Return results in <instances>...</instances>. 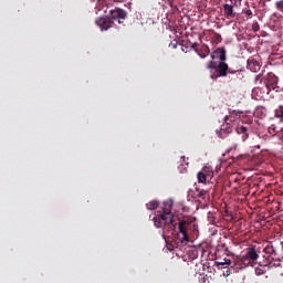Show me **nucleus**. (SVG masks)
Here are the masks:
<instances>
[{
    "instance_id": "nucleus-5",
    "label": "nucleus",
    "mask_w": 283,
    "mask_h": 283,
    "mask_svg": "<svg viewBox=\"0 0 283 283\" xmlns=\"http://www.w3.org/2000/svg\"><path fill=\"white\" fill-rule=\"evenodd\" d=\"M127 18V12L124 11L123 9H112L111 10V17L109 18H104V19H109L111 21H118L120 23V20H125Z\"/></svg>"
},
{
    "instance_id": "nucleus-22",
    "label": "nucleus",
    "mask_w": 283,
    "mask_h": 283,
    "mask_svg": "<svg viewBox=\"0 0 283 283\" xmlns=\"http://www.w3.org/2000/svg\"><path fill=\"white\" fill-rule=\"evenodd\" d=\"M228 74H235L237 78H239V80L243 78V74L241 73V71H233V70H231V72H228Z\"/></svg>"
},
{
    "instance_id": "nucleus-16",
    "label": "nucleus",
    "mask_w": 283,
    "mask_h": 283,
    "mask_svg": "<svg viewBox=\"0 0 283 283\" xmlns=\"http://www.w3.org/2000/svg\"><path fill=\"white\" fill-rule=\"evenodd\" d=\"M212 178H214V176L197 174V182H199V184H206L207 179H212Z\"/></svg>"
},
{
    "instance_id": "nucleus-20",
    "label": "nucleus",
    "mask_w": 283,
    "mask_h": 283,
    "mask_svg": "<svg viewBox=\"0 0 283 283\" xmlns=\"http://www.w3.org/2000/svg\"><path fill=\"white\" fill-rule=\"evenodd\" d=\"M274 115L276 118H283V105L279 106V108L274 111Z\"/></svg>"
},
{
    "instance_id": "nucleus-25",
    "label": "nucleus",
    "mask_w": 283,
    "mask_h": 283,
    "mask_svg": "<svg viewBox=\"0 0 283 283\" xmlns=\"http://www.w3.org/2000/svg\"><path fill=\"white\" fill-rule=\"evenodd\" d=\"M231 2L230 6L238 8L239 6H241V1L242 0H229Z\"/></svg>"
},
{
    "instance_id": "nucleus-18",
    "label": "nucleus",
    "mask_w": 283,
    "mask_h": 283,
    "mask_svg": "<svg viewBox=\"0 0 283 283\" xmlns=\"http://www.w3.org/2000/svg\"><path fill=\"white\" fill-rule=\"evenodd\" d=\"M146 208L149 211H154V210L158 209V201L153 200V201L147 202Z\"/></svg>"
},
{
    "instance_id": "nucleus-31",
    "label": "nucleus",
    "mask_w": 283,
    "mask_h": 283,
    "mask_svg": "<svg viewBox=\"0 0 283 283\" xmlns=\"http://www.w3.org/2000/svg\"><path fill=\"white\" fill-rule=\"evenodd\" d=\"M261 271H262V270H260V269H255V273H256L258 275L263 274Z\"/></svg>"
},
{
    "instance_id": "nucleus-6",
    "label": "nucleus",
    "mask_w": 283,
    "mask_h": 283,
    "mask_svg": "<svg viewBox=\"0 0 283 283\" xmlns=\"http://www.w3.org/2000/svg\"><path fill=\"white\" fill-rule=\"evenodd\" d=\"M210 56L212 60H220V63H224V61H227V51L224 48H218L210 54Z\"/></svg>"
},
{
    "instance_id": "nucleus-29",
    "label": "nucleus",
    "mask_w": 283,
    "mask_h": 283,
    "mask_svg": "<svg viewBox=\"0 0 283 283\" xmlns=\"http://www.w3.org/2000/svg\"><path fill=\"white\" fill-rule=\"evenodd\" d=\"M198 46H200V44H198V43H193V44L191 45V49H193V50H198Z\"/></svg>"
},
{
    "instance_id": "nucleus-15",
    "label": "nucleus",
    "mask_w": 283,
    "mask_h": 283,
    "mask_svg": "<svg viewBox=\"0 0 283 283\" xmlns=\"http://www.w3.org/2000/svg\"><path fill=\"white\" fill-rule=\"evenodd\" d=\"M242 114H243L242 111H234L232 108H229V115L226 117H227V120H229V118L240 117Z\"/></svg>"
},
{
    "instance_id": "nucleus-2",
    "label": "nucleus",
    "mask_w": 283,
    "mask_h": 283,
    "mask_svg": "<svg viewBox=\"0 0 283 283\" xmlns=\"http://www.w3.org/2000/svg\"><path fill=\"white\" fill-rule=\"evenodd\" d=\"M206 69L210 70V72L214 71V73L210 75V78L214 81L218 77H227L228 72H231V69H229V65L224 62L216 63L214 61H210Z\"/></svg>"
},
{
    "instance_id": "nucleus-28",
    "label": "nucleus",
    "mask_w": 283,
    "mask_h": 283,
    "mask_svg": "<svg viewBox=\"0 0 283 283\" xmlns=\"http://www.w3.org/2000/svg\"><path fill=\"white\" fill-rule=\"evenodd\" d=\"M245 15L251 19L252 13H251V10H250V9L245 10Z\"/></svg>"
},
{
    "instance_id": "nucleus-1",
    "label": "nucleus",
    "mask_w": 283,
    "mask_h": 283,
    "mask_svg": "<svg viewBox=\"0 0 283 283\" xmlns=\"http://www.w3.org/2000/svg\"><path fill=\"white\" fill-rule=\"evenodd\" d=\"M172 201H164V208H161V212L158 211V214L154 217V227L164 230V232H172L179 226V242L181 244H186L189 242V235L187 234V227L189 222L186 220L177 221L175 220V214H172Z\"/></svg>"
},
{
    "instance_id": "nucleus-12",
    "label": "nucleus",
    "mask_w": 283,
    "mask_h": 283,
    "mask_svg": "<svg viewBox=\"0 0 283 283\" xmlns=\"http://www.w3.org/2000/svg\"><path fill=\"white\" fill-rule=\"evenodd\" d=\"M275 259H276V260H274V259H272V260L268 259L266 264H264V266H268V268H270V269H272V268H280V266H281V262L283 261V259H281V256L275 258Z\"/></svg>"
},
{
    "instance_id": "nucleus-11",
    "label": "nucleus",
    "mask_w": 283,
    "mask_h": 283,
    "mask_svg": "<svg viewBox=\"0 0 283 283\" xmlns=\"http://www.w3.org/2000/svg\"><path fill=\"white\" fill-rule=\"evenodd\" d=\"M264 253L268 255H272L274 258H281L283 254H279L276 249L272 244H268L266 248H264Z\"/></svg>"
},
{
    "instance_id": "nucleus-19",
    "label": "nucleus",
    "mask_w": 283,
    "mask_h": 283,
    "mask_svg": "<svg viewBox=\"0 0 283 283\" xmlns=\"http://www.w3.org/2000/svg\"><path fill=\"white\" fill-rule=\"evenodd\" d=\"M218 266H229L231 265V259H222L221 261H216Z\"/></svg>"
},
{
    "instance_id": "nucleus-14",
    "label": "nucleus",
    "mask_w": 283,
    "mask_h": 283,
    "mask_svg": "<svg viewBox=\"0 0 283 283\" xmlns=\"http://www.w3.org/2000/svg\"><path fill=\"white\" fill-rule=\"evenodd\" d=\"M237 134L242 135L241 139L243 142H245L248 139V137H249V135H248V127H245V126L237 127Z\"/></svg>"
},
{
    "instance_id": "nucleus-9",
    "label": "nucleus",
    "mask_w": 283,
    "mask_h": 283,
    "mask_svg": "<svg viewBox=\"0 0 283 283\" xmlns=\"http://www.w3.org/2000/svg\"><path fill=\"white\" fill-rule=\"evenodd\" d=\"M196 53H197V56H199V59H206L210 54V49L208 48V45L202 44L199 48V50L196 49Z\"/></svg>"
},
{
    "instance_id": "nucleus-21",
    "label": "nucleus",
    "mask_w": 283,
    "mask_h": 283,
    "mask_svg": "<svg viewBox=\"0 0 283 283\" xmlns=\"http://www.w3.org/2000/svg\"><path fill=\"white\" fill-rule=\"evenodd\" d=\"M274 8L279 10V12L283 13V0H279L274 3Z\"/></svg>"
},
{
    "instance_id": "nucleus-7",
    "label": "nucleus",
    "mask_w": 283,
    "mask_h": 283,
    "mask_svg": "<svg viewBox=\"0 0 283 283\" xmlns=\"http://www.w3.org/2000/svg\"><path fill=\"white\" fill-rule=\"evenodd\" d=\"M95 24L102 29V31H107L112 28V20L109 18H99L95 20Z\"/></svg>"
},
{
    "instance_id": "nucleus-30",
    "label": "nucleus",
    "mask_w": 283,
    "mask_h": 283,
    "mask_svg": "<svg viewBox=\"0 0 283 283\" xmlns=\"http://www.w3.org/2000/svg\"><path fill=\"white\" fill-rule=\"evenodd\" d=\"M281 251L283 252V241H281ZM280 260H283V254L281 255Z\"/></svg>"
},
{
    "instance_id": "nucleus-27",
    "label": "nucleus",
    "mask_w": 283,
    "mask_h": 283,
    "mask_svg": "<svg viewBox=\"0 0 283 283\" xmlns=\"http://www.w3.org/2000/svg\"><path fill=\"white\" fill-rule=\"evenodd\" d=\"M187 160H189V158L182 156L181 157V166H188L189 163H187Z\"/></svg>"
},
{
    "instance_id": "nucleus-23",
    "label": "nucleus",
    "mask_w": 283,
    "mask_h": 283,
    "mask_svg": "<svg viewBox=\"0 0 283 283\" xmlns=\"http://www.w3.org/2000/svg\"><path fill=\"white\" fill-rule=\"evenodd\" d=\"M239 118V116H232V117H229V119H227V116H224V123L227 125H230L231 123H234V120Z\"/></svg>"
},
{
    "instance_id": "nucleus-26",
    "label": "nucleus",
    "mask_w": 283,
    "mask_h": 283,
    "mask_svg": "<svg viewBox=\"0 0 283 283\" xmlns=\"http://www.w3.org/2000/svg\"><path fill=\"white\" fill-rule=\"evenodd\" d=\"M251 30H253V32H258V31H260V25L255 22V23L251 24Z\"/></svg>"
},
{
    "instance_id": "nucleus-24",
    "label": "nucleus",
    "mask_w": 283,
    "mask_h": 283,
    "mask_svg": "<svg viewBox=\"0 0 283 283\" xmlns=\"http://www.w3.org/2000/svg\"><path fill=\"white\" fill-rule=\"evenodd\" d=\"M213 41L216 44H219L220 42H222V36L220 34H218L217 32H214Z\"/></svg>"
},
{
    "instance_id": "nucleus-8",
    "label": "nucleus",
    "mask_w": 283,
    "mask_h": 283,
    "mask_svg": "<svg viewBox=\"0 0 283 283\" xmlns=\"http://www.w3.org/2000/svg\"><path fill=\"white\" fill-rule=\"evenodd\" d=\"M233 8L235 7L231 4L222 6V13L224 14V18H227V20H233L234 17H237V13H234Z\"/></svg>"
},
{
    "instance_id": "nucleus-4",
    "label": "nucleus",
    "mask_w": 283,
    "mask_h": 283,
    "mask_svg": "<svg viewBox=\"0 0 283 283\" xmlns=\"http://www.w3.org/2000/svg\"><path fill=\"white\" fill-rule=\"evenodd\" d=\"M258 83H264L268 91L276 88V85L279 83V78L273 73H268L266 78L262 80L261 75H258L255 77V84Z\"/></svg>"
},
{
    "instance_id": "nucleus-32",
    "label": "nucleus",
    "mask_w": 283,
    "mask_h": 283,
    "mask_svg": "<svg viewBox=\"0 0 283 283\" xmlns=\"http://www.w3.org/2000/svg\"><path fill=\"white\" fill-rule=\"evenodd\" d=\"M281 140L283 142V137L281 138Z\"/></svg>"
},
{
    "instance_id": "nucleus-17",
    "label": "nucleus",
    "mask_w": 283,
    "mask_h": 283,
    "mask_svg": "<svg viewBox=\"0 0 283 283\" xmlns=\"http://www.w3.org/2000/svg\"><path fill=\"white\" fill-rule=\"evenodd\" d=\"M208 196V191L205 190V189H196V197L201 199V200H205L206 197Z\"/></svg>"
},
{
    "instance_id": "nucleus-13",
    "label": "nucleus",
    "mask_w": 283,
    "mask_h": 283,
    "mask_svg": "<svg viewBox=\"0 0 283 283\" xmlns=\"http://www.w3.org/2000/svg\"><path fill=\"white\" fill-rule=\"evenodd\" d=\"M197 175L214 177V171L210 166H203V168H201V171L197 172Z\"/></svg>"
},
{
    "instance_id": "nucleus-3",
    "label": "nucleus",
    "mask_w": 283,
    "mask_h": 283,
    "mask_svg": "<svg viewBox=\"0 0 283 283\" xmlns=\"http://www.w3.org/2000/svg\"><path fill=\"white\" fill-rule=\"evenodd\" d=\"M259 255L258 252H255V248L251 247L248 248V252L245 255L237 259V264L241 268L250 266L251 263L255 262L258 260Z\"/></svg>"
},
{
    "instance_id": "nucleus-10",
    "label": "nucleus",
    "mask_w": 283,
    "mask_h": 283,
    "mask_svg": "<svg viewBox=\"0 0 283 283\" xmlns=\"http://www.w3.org/2000/svg\"><path fill=\"white\" fill-rule=\"evenodd\" d=\"M248 70L253 73L260 72V63L254 59L248 60Z\"/></svg>"
}]
</instances>
